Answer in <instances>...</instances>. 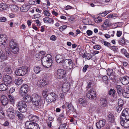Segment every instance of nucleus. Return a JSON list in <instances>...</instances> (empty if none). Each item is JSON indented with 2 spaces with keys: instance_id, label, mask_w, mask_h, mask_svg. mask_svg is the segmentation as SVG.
<instances>
[{
  "instance_id": "23",
  "label": "nucleus",
  "mask_w": 129,
  "mask_h": 129,
  "mask_svg": "<svg viewBox=\"0 0 129 129\" xmlns=\"http://www.w3.org/2000/svg\"><path fill=\"white\" fill-rule=\"evenodd\" d=\"M66 104L67 105L68 108L71 112H76V110L74 108V106L72 105V103H66Z\"/></svg>"
},
{
  "instance_id": "12",
  "label": "nucleus",
  "mask_w": 129,
  "mask_h": 129,
  "mask_svg": "<svg viewBox=\"0 0 129 129\" xmlns=\"http://www.w3.org/2000/svg\"><path fill=\"white\" fill-rule=\"evenodd\" d=\"M48 62L46 61V58H45L43 59L42 64L44 67L46 68H48L50 67L52 65L53 61L52 59H49Z\"/></svg>"
},
{
  "instance_id": "1",
  "label": "nucleus",
  "mask_w": 129,
  "mask_h": 129,
  "mask_svg": "<svg viewBox=\"0 0 129 129\" xmlns=\"http://www.w3.org/2000/svg\"><path fill=\"white\" fill-rule=\"evenodd\" d=\"M120 123L121 125L124 127H129V118L128 112L126 109H124L122 111L120 116Z\"/></svg>"
},
{
  "instance_id": "42",
  "label": "nucleus",
  "mask_w": 129,
  "mask_h": 129,
  "mask_svg": "<svg viewBox=\"0 0 129 129\" xmlns=\"http://www.w3.org/2000/svg\"><path fill=\"white\" fill-rule=\"evenodd\" d=\"M22 80L20 78L16 79L15 81V84L17 85H19L22 83Z\"/></svg>"
},
{
  "instance_id": "35",
  "label": "nucleus",
  "mask_w": 129,
  "mask_h": 129,
  "mask_svg": "<svg viewBox=\"0 0 129 129\" xmlns=\"http://www.w3.org/2000/svg\"><path fill=\"white\" fill-rule=\"evenodd\" d=\"M16 114L20 119L22 120L23 119L24 115L19 111H17L16 112Z\"/></svg>"
},
{
  "instance_id": "51",
  "label": "nucleus",
  "mask_w": 129,
  "mask_h": 129,
  "mask_svg": "<svg viewBox=\"0 0 129 129\" xmlns=\"http://www.w3.org/2000/svg\"><path fill=\"white\" fill-rule=\"evenodd\" d=\"M118 106H123V101L121 99H118Z\"/></svg>"
},
{
  "instance_id": "16",
  "label": "nucleus",
  "mask_w": 129,
  "mask_h": 129,
  "mask_svg": "<svg viewBox=\"0 0 129 129\" xmlns=\"http://www.w3.org/2000/svg\"><path fill=\"white\" fill-rule=\"evenodd\" d=\"M105 122L106 120L105 119L100 120L96 124V125L97 128L100 129L102 127H104L105 124Z\"/></svg>"
},
{
  "instance_id": "14",
  "label": "nucleus",
  "mask_w": 129,
  "mask_h": 129,
  "mask_svg": "<svg viewBox=\"0 0 129 129\" xmlns=\"http://www.w3.org/2000/svg\"><path fill=\"white\" fill-rule=\"evenodd\" d=\"M7 40V37L5 35L2 34L0 35V45H5Z\"/></svg>"
},
{
  "instance_id": "17",
  "label": "nucleus",
  "mask_w": 129,
  "mask_h": 129,
  "mask_svg": "<svg viewBox=\"0 0 129 129\" xmlns=\"http://www.w3.org/2000/svg\"><path fill=\"white\" fill-rule=\"evenodd\" d=\"M30 8V5L26 4L23 5L21 7H20V9L21 12H26L29 10Z\"/></svg>"
},
{
  "instance_id": "21",
  "label": "nucleus",
  "mask_w": 129,
  "mask_h": 129,
  "mask_svg": "<svg viewBox=\"0 0 129 129\" xmlns=\"http://www.w3.org/2000/svg\"><path fill=\"white\" fill-rule=\"evenodd\" d=\"M78 102L82 107H85L87 104L86 100L85 99H79L78 100Z\"/></svg>"
},
{
  "instance_id": "58",
  "label": "nucleus",
  "mask_w": 129,
  "mask_h": 129,
  "mask_svg": "<svg viewBox=\"0 0 129 129\" xmlns=\"http://www.w3.org/2000/svg\"><path fill=\"white\" fill-rule=\"evenodd\" d=\"M43 13L46 16H47L49 17L50 16V13L49 11L47 10L44 11Z\"/></svg>"
},
{
  "instance_id": "62",
  "label": "nucleus",
  "mask_w": 129,
  "mask_h": 129,
  "mask_svg": "<svg viewBox=\"0 0 129 129\" xmlns=\"http://www.w3.org/2000/svg\"><path fill=\"white\" fill-rule=\"evenodd\" d=\"M54 20L52 18H50L49 17V20L48 21V23H54Z\"/></svg>"
},
{
  "instance_id": "61",
  "label": "nucleus",
  "mask_w": 129,
  "mask_h": 129,
  "mask_svg": "<svg viewBox=\"0 0 129 129\" xmlns=\"http://www.w3.org/2000/svg\"><path fill=\"white\" fill-rule=\"evenodd\" d=\"M56 39L57 37L55 35H53L50 37V39L53 41H55L56 40Z\"/></svg>"
},
{
  "instance_id": "31",
  "label": "nucleus",
  "mask_w": 129,
  "mask_h": 129,
  "mask_svg": "<svg viewBox=\"0 0 129 129\" xmlns=\"http://www.w3.org/2000/svg\"><path fill=\"white\" fill-rule=\"evenodd\" d=\"M33 122L30 121H27L25 123V126L27 127L26 129H30L32 126Z\"/></svg>"
},
{
  "instance_id": "2",
  "label": "nucleus",
  "mask_w": 129,
  "mask_h": 129,
  "mask_svg": "<svg viewBox=\"0 0 129 129\" xmlns=\"http://www.w3.org/2000/svg\"><path fill=\"white\" fill-rule=\"evenodd\" d=\"M9 44L12 52L14 54H17L19 50L17 43L13 39H11L9 42Z\"/></svg>"
},
{
  "instance_id": "25",
  "label": "nucleus",
  "mask_w": 129,
  "mask_h": 129,
  "mask_svg": "<svg viewBox=\"0 0 129 129\" xmlns=\"http://www.w3.org/2000/svg\"><path fill=\"white\" fill-rule=\"evenodd\" d=\"M7 57L5 53H3L1 50L0 49V59L2 60L7 59Z\"/></svg>"
},
{
  "instance_id": "56",
  "label": "nucleus",
  "mask_w": 129,
  "mask_h": 129,
  "mask_svg": "<svg viewBox=\"0 0 129 129\" xmlns=\"http://www.w3.org/2000/svg\"><path fill=\"white\" fill-rule=\"evenodd\" d=\"M101 47L100 45H96L94 46H93V48L97 50H100Z\"/></svg>"
},
{
  "instance_id": "47",
  "label": "nucleus",
  "mask_w": 129,
  "mask_h": 129,
  "mask_svg": "<svg viewBox=\"0 0 129 129\" xmlns=\"http://www.w3.org/2000/svg\"><path fill=\"white\" fill-rule=\"evenodd\" d=\"M115 91L114 89H110L109 91V95H111L113 97V95L115 94Z\"/></svg>"
},
{
  "instance_id": "11",
  "label": "nucleus",
  "mask_w": 129,
  "mask_h": 129,
  "mask_svg": "<svg viewBox=\"0 0 129 129\" xmlns=\"http://www.w3.org/2000/svg\"><path fill=\"white\" fill-rule=\"evenodd\" d=\"M3 81L5 84L9 85L12 81V77L9 75H5L3 76Z\"/></svg>"
},
{
  "instance_id": "57",
  "label": "nucleus",
  "mask_w": 129,
  "mask_h": 129,
  "mask_svg": "<svg viewBox=\"0 0 129 129\" xmlns=\"http://www.w3.org/2000/svg\"><path fill=\"white\" fill-rule=\"evenodd\" d=\"M89 66L88 65L86 64L83 67L82 71L84 72H85L86 71L87 68H88Z\"/></svg>"
},
{
  "instance_id": "59",
  "label": "nucleus",
  "mask_w": 129,
  "mask_h": 129,
  "mask_svg": "<svg viewBox=\"0 0 129 129\" xmlns=\"http://www.w3.org/2000/svg\"><path fill=\"white\" fill-rule=\"evenodd\" d=\"M66 126V124L65 123L63 124H61L58 129H64L65 127Z\"/></svg>"
},
{
  "instance_id": "49",
  "label": "nucleus",
  "mask_w": 129,
  "mask_h": 129,
  "mask_svg": "<svg viewBox=\"0 0 129 129\" xmlns=\"http://www.w3.org/2000/svg\"><path fill=\"white\" fill-rule=\"evenodd\" d=\"M7 111L8 112H9L10 113L14 114V108L12 107H10L7 109Z\"/></svg>"
},
{
  "instance_id": "13",
  "label": "nucleus",
  "mask_w": 129,
  "mask_h": 129,
  "mask_svg": "<svg viewBox=\"0 0 129 129\" xmlns=\"http://www.w3.org/2000/svg\"><path fill=\"white\" fill-rule=\"evenodd\" d=\"M86 96L90 99H96V95L95 91L93 90L90 89L87 93Z\"/></svg>"
},
{
  "instance_id": "45",
  "label": "nucleus",
  "mask_w": 129,
  "mask_h": 129,
  "mask_svg": "<svg viewBox=\"0 0 129 129\" xmlns=\"http://www.w3.org/2000/svg\"><path fill=\"white\" fill-rule=\"evenodd\" d=\"M11 10L13 11H17L18 8L16 5H12L11 6Z\"/></svg>"
},
{
  "instance_id": "6",
  "label": "nucleus",
  "mask_w": 129,
  "mask_h": 129,
  "mask_svg": "<svg viewBox=\"0 0 129 129\" xmlns=\"http://www.w3.org/2000/svg\"><path fill=\"white\" fill-rule=\"evenodd\" d=\"M40 97L36 94H33L31 96V101L34 105L37 106L40 104Z\"/></svg>"
},
{
  "instance_id": "37",
  "label": "nucleus",
  "mask_w": 129,
  "mask_h": 129,
  "mask_svg": "<svg viewBox=\"0 0 129 129\" xmlns=\"http://www.w3.org/2000/svg\"><path fill=\"white\" fill-rule=\"evenodd\" d=\"M41 70V69L38 66L34 67V71L36 74H38L40 73Z\"/></svg>"
},
{
  "instance_id": "27",
  "label": "nucleus",
  "mask_w": 129,
  "mask_h": 129,
  "mask_svg": "<svg viewBox=\"0 0 129 129\" xmlns=\"http://www.w3.org/2000/svg\"><path fill=\"white\" fill-rule=\"evenodd\" d=\"M108 120L109 122L112 123L114 122L115 118L113 114L110 113L109 115Z\"/></svg>"
},
{
  "instance_id": "60",
  "label": "nucleus",
  "mask_w": 129,
  "mask_h": 129,
  "mask_svg": "<svg viewBox=\"0 0 129 129\" xmlns=\"http://www.w3.org/2000/svg\"><path fill=\"white\" fill-rule=\"evenodd\" d=\"M87 59L88 60L90 59L92 57V56L90 53H87L86 55Z\"/></svg>"
},
{
  "instance_id": "52",
  "label": "nucleus",
  "mask_w": 129,
  "mask_h": 129,
  "mask_svg": "<svg viewBox=\"0 0 129 129\" xmlns=\"http://www.w3.org/2000/svg\"><path fill=\"white\" fill-rule=\"evenodd\" d=\"M66 94L62 93H60L59 94V96L62 100L64 101L65 100Z\"/></svg>"
},
{
  "instance_id": "34",
  "label": "nucleus",
  "mask_w": 129,
  "mask_h": 129,
  "mask_svg": "<svg viewBox=\"0 0 129 129\" xmlns=\"http://www.w3.org/2000/svg\"><path fill=\"white\" fill-rule=\"evenodd\" d=\"M8 97L9 99V102L11 104H13L15 103V100L14 97L11 95H9Z\"/></svg>"
},
{
  "instance_id": "29",
  "label": "nucleus",
  "mask_w": 129,
  "mask_h": 129,
  "mask_svg": "<svg viewBox=\"0 0 129 129\" xmlns=\"http://www.w3.org/2000/svg\"><path fill=\"white\" fill-rule=\"evenodd\" d=\"M111 25V24L109 20L106 19L102 25V26L104 28H107L109 27Z\"/></svg>"
},
{
  "instance_id": "46",
  "label": "nucleus",
  "mask_w": 129,
  "mask_h": 129,
  "mask_svg": "<svg viewBox=\"0 0 129 129\" xmlns=\"http://www.w3.org/2000/svg\"><path fill=\"white\" fill-rule=\"evenodd\" d=\"M43 57H42L41 55H40V54L38 53L36 55V59L38 60H42Z\"/></svg>"
},
{
  "instance_id": "32",
  "label": "nucleus",
  "mask_w": 129,
  "mask_h": 129,
  "mask_svg": "<svg viewBox=\"0 0 129 129\" xmlns=\"http://www.w3.org/2000/svg\"><path fill=\"white\" fill-rule=\"evenodd\" d=\"M116 88L117 90V92L119 94L122 93L123 90H122V87L120 85H118L116 86Z\"/></svg>"
},
{
  "instance_id": "10",
  "label": "nucleus",
  "mask_w": 129,
  "mask_h": 129,
  "mask_svg": "<svg viewBox=\"0 0 129 129\" xmlns=\"http://www.w3.org/2000/svg\"><path fill=\"white\" fill-rule=\"evenodd\" d=\"M65 56L64 54H61L57 55L55 58L56 61L57 63L61 64L63 63L64 60Z\"/></svg>"
},
{
  "instance_id": "48",
  "label": "nucleus",
  "mask_w": 129,
  "mask_h": 129,
  "mask_svg": "<svg viewBox=\"0 0 129 129\" xmlns=\"http://www.w3.org/2000/svg\"><path fill=\"white\" fill-rule=\"evenodd\" d=\"M109 48L110 49L114 51V52H116L118 49V48H117V46L114 45L112 46H110Z\"/></svg>"
},
{
  "instance_id": "38",
  "label": "nucleus",
  "mask_w": 129,
  "mask_h": 129,
  "mask_svg": "<svg viewBox=\"0 0 129 129\" xmlns=\"http://www.w3.org/2000/svg\"><path fill=\"white\" fill-rule=\"evenodd\" d=\"M4 71L8 73H11L12 72V68L10 66H7L4 69Z\"/></svg>"
},
{
  "instance_id": "5",
  "label": "nucleus",
  "mask_w": 129,
  "mask_h": 129,
  "mask_svg": "<svg viewBox=\"0 0 129 129\" xmlns=\"http://www.w3.org/2000/svg\"><path fill=\"white\" fill-rule=\"evenodd\" d=\"M16 106L21 112L24 113L27 111V104L23 101H22L16 104Z\"/></svg>"
},
{
  "instance_id": "4",
  "label": "nucleus",
  "mask_w": 129,
  "mask_h": 129,
  "mask_svg": "<svg viewBox=\"0 0 129 129\" xmlns=\"http://www.w3.org/2000/svg\"><path fill=\"white\" fill-rule=\"evenodd\" d=\"M28 71V68L26 66L19 68L15 71V73L17 76H23L26 74Z\"/></svg>"
},
{
  "instance_id": "33",
  "label": "nucleus",
  "mask_w": 129,
  "mask_h": 129,
  "mask_svg": "<svg viewBox=\"0 0 129 129\" xmlns=\"http://www.w3.org/2000/svg\"><path fill=\"white\" fill-rule=\"evenodd\" d=\"M122 94L123 96L125 98H129V91L126 89H123Z\"/></svg>"
},
{
  "instance_id": "22",
  "label": "nucleus",
  "mask_w": 129,
  "mask_h": 129,
  "mask_svg": "<svg viewBox=\"0 0 129 129\" xmlns=\"http://www.w3.org/2000/svg\"><path fill=\"white\" fill-rule=\"evenodd\" d=\"M22 99L23 101L25 103L29 102H30L31 99V97L28 95L26 94L24 96Z\"/></svg>"
},
{
  "instance_id": "63",
  "label": "nucleus",
  "mask_w": 129,
  "mask_h": 129,
  "mask_svg": "<svg viewBox=\"0 0 129 129\" xmlns=\"http://www.w3.org/2000/svg\"><path fill=\"white\" fill-rule=\"evenodd\" d=\"M7 20L6 18L4 17H2L0 18V22H5Z\"/></svg>"
},
{
  "instance_id": "15",
  "label": "nucleus",
  "mask_w": 129,
  "mask_h": 129,
  "mask_svg": "<svg viewBox=\"0 0 129 129\" xmlns=\"http://www.w3.org/2000/svg\"><path fill=\"white\" fill-rule=\"evenodd\" d=\"M119 80L123 85H126L129 83V77L127 76L120 78Z\"/></svg>"
},
{
  "instance_id": "44",
  "label": "nucleus",
  "mask_w": 129,
  "mask_h": 129,
  "mask_svg": "<svg viewBox=\"0 0 129 129\" xmlns=\"http://www.w3.org/2000/svg\"><path fill=\"white\" fill-rule=\"evenodd\" d=\"M102 80L105 84L107 85L108 82V77L106 76H104L102 78Z\"/></svg>"
},
{
  "instance_id": "54",
  "label": "nucleus",
  "mask_w": 129,
  "mask_h": 129,
  "mask_svg": "<svg viewBox=\"0 0 129 129\" xmlns=\"http://www.w3.org/2000/svg\"><path fill=\"white\" fill-rule=\"evenodd\" d=\"M6 66V63L5 62H2L0 63V68L2 69L5 67Z\"/></svg>"
},
{
  "instance_id": "28",
  "label": "nucleus",
  "mask_w": 129,
  "mask_h": 129,
  "mask_svg": "<svg viewBox=\"0 0 129 129\" xmlns=\"http://www.w3.org/2000/svg\"><path fill=\"white\" fill-rule=\"evenodd\" d=\"M28 118L30 120L35 121H38L39 120V118L36 116H34L32 115H29Z\"/></svg>"
},
{
  "instance_id": "19",
  "label": "nucleus",
  "mask_w": 129,
  "mask_h": 129,
  "mask_svg": "<svg viewBox=\"0 0 129 129\" xmlns=\"http://www.w3.org/2000/svg\"><path fill=\"white\" fill-rule=\"evenodd\" d=\"M48 82L44 79H42L39 81L38 82L39 86L41 87H44L47 84Z\"/></svg>"
},
{
  "instance_id": "53",
  "label": "nucleus",
  "mask_w": 129,
  "mask_h": 129,
  "mask_svg": "<svg viewBox=\"0 0 129 129\" xmlns=\"http://www.w3.org/2000/svg\"><path fill=\"white\" fill-rule=\"evenodd\" d=\"M94 21L96 23H99L102 21V19L101 18H97L94 19Z\"/></svg>"
},
{
  "instance_id": "55",
  "label": "nucleus",
  "mask_w": 129,
  "mask_h": 129,
  "mask_svg": "<svg viewBox=\"0 0 129 129\" xmlns=\"http://www.w3.org/2000/svg\"><path fill=\"white\" fill-rule=\"evenodd\" d=\"M104 44L105 46L108 47L109 48L110 46H111L110 43H109L107 41H105L104 42Z\"/></svg>"
},
{
  "instance_id": "50",
  "label": "nucleus",
  "mask_w": 129,
  "mask_h": 129,
  "mask_svg": "<svg viewBox=\"0 0 129 129\" xmlns=\"http://www.w3.org/2000/svg\"><path fill=\"white\" fill-rule=\"evenodd\" d=\"M116 76L115 74H113V75H112L110 77V79L113 82H115L116 81V80L115 79Z\"/></svg>"
},
{
  "instance_id": "43",
  "label": "nucleus",
  "mask_w": 129,
  "mask_h": 129,
  "mask_svg": "<svg viewBox=\"0 0 129 129\" xmlns=\"http://www.w3.org/2000/svg\"><path fill=\"white\" fill-rule=\"evenodd\" d=\"M46 58V61L48 62V61H49V59H51V55L49 54H47V55H45L44 56H43L42 59V62L43 61V60L44 58Z\"/></svg>"
},
{
  "instance_id": "3",
  "label": "nucleus",
  "mask_w": 129,
  "mask_h": 129,
  "mask_svg": "<svg viewBox=\"0 0 129 129\" xmlns=\"http://www.w3.org/2000/svg\"><path fill=\"white\" fill-rule=\"evenodd\" d=\"M58 95L54 92L48 93L46 96V101L49 102L55 103L58 99Z\"/></svg>"
},
{
  "instance_id": "7",
  "label": "nucleus",
  "mask_w": 129,
  "mask_h": 129,
  "mask_svg": "<svg viewBox=\"0 0 129 129\" xmlns=\"http://www.w3.org/2000/svg\"><path fill=\"white\" fill-rule=\"evenodd\" d=\"M62 65L64 68L66 69H71L73 68V64L71 59H66L64 60Z\"/></svg>"
},
{
  "instance_id": "30",
  "label": "nucleus",
  "mask_w": 129,
  "mask_h": 129,
  "mask_svg": "<svg viewBox=\"0 0 129 129\" xmlns=\"http://www.w3.org/2000/svg\"><path fill=\"white\" fill-rule=\"evenodd\" d=\"M8 6L6 4H0V11H2L3 10H5L8 7Z\"/></svg>"
},
{
  "instance_id": "8",
  "label": "nucleus",
  "mask_w": 129,
  "mask_h": 129,
  "mask_svg": "<svg viewBox=\"0 0 129 129\" xmlns=\"http://www.w3.org/2000/svg\"><path fill=\"white\" fill-rule=\"evenodd\" d=\"M65 71L62 69L57 70L56 73L57 74V78L58 79H63L64 80H66L67 77L66 76V73Z\"/></svg>"
},
{
  "instance_id": "40",
  "label": "nucleus",
  "mask_w": 129,
  "mask_h": 129,
  "mask_svg": "<svg viewBox=\"0 0 129 129\" xmlns=\"http://www.w3.org/2000/svg\"><path fill=\"white\" fill-rule=\"evenodd\" d=\"M32 124L33 125L30 129H40L39 125L37 123L33 122Z\"/></svg>"
},
{
  "instance_id": "26",
  "label": "nucleus",
  "mask_w": 129,
  "mask_h": 129,
  "mask_svg": "<svg viewBox=\"0 0 129 129\" xmlns=\"http://www.w3.org/2000/svg\"><path fill=\"white\" fill-rule=\"evenodd\" d=\"M9 86L8 85L4 84H2L0 85V90L1 91H5L7 89V86Z\"/></svg>"
},
{
  "instance_id": "39",
  "label": "nucleus",
  "mask_w": 129,
  "mask_h": 129,
  "mask_svg": "<svg viewBox=\"0 0 129 129\" xmlns=\"http://www.w3.org/2000/svg\"><path fill=\"white\" fill-rule=\"evenodd\" d=\"M119 43L122 46H124L125 45L126 43L125 41L124 38V37L120 39Z\"/></svg>"
},
{
  "instance_id": "20",
  "label": "nucleus",
  "mask_w": 129,
  "mask_h": 129,
  "mask_svg": "<svg viewBox=\"0 0 129 129\" xmlns=\"http://www.w3.org/2000/svg\"><path fill=\"white\" fill-rule=\"evenodd\" d=\"M1 101L3 105L4 106L7 105L8 102V100L7 97L4 95L1 97Z\"/></svg>"
},
{
  "instance_id": "9",
  "label": "nucleus",
  "mask_w": 129,
  "mask_h": 129,
  "mask_svg": "<svg viewBox=\"0 0 129 129\" xmlns=\"http://www.w3.org/2000/svg\"><path fill=\"white\" fill-rule=\"evenodd\" d=\"M29 87L26 84L23 85L21 87L20 91V94L22 96L27 94L28 91Z\"/></svg>"
},
{
  "instance_id": "18",
  "label": "nucleus",
  "mask_w": 129,
  "mask_h": 129,
  "mask_svg": "<svg viewBox=\"0 0 129 129\" xmlns=\"http://www.w3.org/2000/svg\"><path fill=\"white\" fill-rule=\"evenodd\" d=\"M62 91L64 93H66L70 88L69 85L67 83H64L62 86Z\"/></svg>"
},
{
  "instance_id": "24",
  "label": "nucleus",
  "mask_w": 129,
  "mask_h": 129,
  "mask_svg": "<svg viewBox=\"0 0 129 129\" xmlns=\"http://www.w3.org/2000/svg\"><path fill=\"white\" fill-rule=\"evenodd\" d=\"M100 102L101 106L103 107H106L107 104V101L104 98L101 99L100 100Z\"/></svg>"
},
{
  "instance_id": "36",
  "label": "nucleus",
  "mask_w": 129,
  "mask_h": 129,
  "mask_svg": "<svg viewBox=\"0 0 129 129\" xmlns=\"http://www.w3.org/2000/svg\"><path fill=\"white\" fill-rule=\"evenodd\" d=\"M88 84L87 86L86 87V89L88 90L89 88H90L92 86H93L94 84V82L92 80L89 81L88 82Z\"/></svg>"
},
{
  "instance_id": "41",
  "label": "nucleus",
  "mask_w": 129,
  "mask_h": 129,
  "mask_svg": "<svg viewBox=\"0 0 129 129\" xmlns=\"http://www.w3.org/2000/svg\"><path fill=\"white\" fill-rule=\"evenodd\" d=\"M107 74L108 76L110 77L112 75L114 74V73L113 72V70L112 69H108L107 70Z\"/></svg>"
},
{
  "instance_id": "64",
  "label": "nucleus",
  "mask_w": 129,
  "mask_h": 129,
  "mask_svg": "<svg viewBox=\"0 0 129 129\" xmlns=\"http://www.w3.org/2000/svg\"><path fill=\"white\" fill-rule=\"evenodd\" d=\"M47 90H44L42 91V95L43 96H45L47 95Z\"/></svg>"
}]
</instances>
